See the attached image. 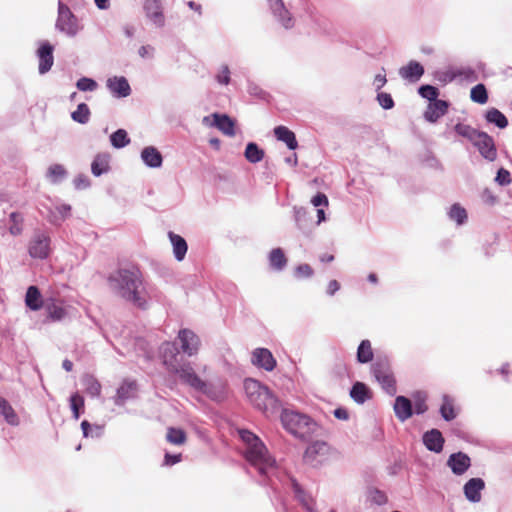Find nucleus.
Wrapping results in <instances>:
<instances>
[{
    "mask_svg": "<svg viewBox=\"0 0 512 512\" xmlns=\"http://www.w3.org/2000/svg\"><path fill=\"white\" fill-rule=\"evenodd\" d=\"M269 9L276 22L284 29H292L295 25V18L285 6L283 0H268Z\"/></svg>",
    "mask_w": 512,
    "mask_h": 512,
    "instance_id": "1a4fd4ad",
    "label": "nucleus"
},
{
    "mask_svg": "<svg viewBox=\"0 0 512 512\" xmlns=\"http://www.w3.org/2000/svg\"><path fill=\"white\" fill-rule=\"evenodd\" d=\"M143 9L149 21L158 28L165 25L161 0H144Z\"/></svg>",
    "mask_w": 512,
    "mask_h": 512,
    "instance_id": "f8f14e48",
    "label": "nucleus"
},
{
    "mask_svg": "<svg viewBox=\"0 0 512 512\" xmlns=\"http://www.w3.org/2000/svg\"><path fill=\"white\" fill-rule=\"evenodd\" d=\"M294 212V221L296 227L302 231L303 233H307L311 228V218L309 216L308 211L304 207L293 208Z\"/></svg>",
    "mask_w": 512,
    "mask_h": 512,
    "instance_id": "c85d7f7f",
    "label": "nucleus"
},
{
    "mask_svg": "<svg viewBox=\"0 0 512 512\" xmlns=\"http://www.w3.org/2000/svg\"><path fill=\"white\" fill-rule=\"evenodd\" d=\"M372 373L382 389L390 396L397 392L396 381L387 360H378L372 365Z\"/></svg>",
    "mask_w": 512,
    "mask_h": 512,
    "instance_id": "0eeeda50",
    "label": "nucleus"
},
{
    "mask_svg": "<svg viewBox=\"0 0 512 512\" xmlns=\"http://www.w3.org/2000/svg\"><path fill=\"white\" fill-rule=\"evenodd\" d=\"M182 455L181 454H170L166 453L164 457V465L166 466H172L178 462L181 461Z\"/></svg>",
    "mask_w": 512,
    "mask_h": 512,
    "instance_id": "0e129e2a",
    "label": "nucleus"
},
{
    "mask_svg": "<svg viewBox=\"0 0 512 512\" xmlns=\"http://www.w3.org/2000/svg\"><path fill=\"white\" fill-rule=\"evenodd\" d=\"M213 124L216 128H218L222 133L227 136H234V122L233 120L226 114H212Z\"/></svg>",
    "mask_w": 512,
    "mask_h": 512,
    "instance_id": "a878e982",
    "label": "nucleus"
},
{
    "mask_svg": "<svg viewBox=\"0 0 512 512\" xmlns=\"http://www.w3.org/2000/svg\"><path fill=\"white\" fill-rule=\"evenodd\" d=\"M455 131L458 135L467 138L472 143L476 140V138L479 136L481 131H478L467 124L458 123L455 126Z\"/></svg>",
    "mask_w": 512,
    "mask_h": 512,
    "instance_id": "a18cd8bd",
    "label": "nucleus"
},
{
    "mask_svg": "<svg viewBox=\"0 0 512 512\" xmlns=\"http://www.w3.org/2000/svg\"><path fill=\"white\" fill-rule=\"evenodd\" d=\"M448 110V102L445 100H436L429 102L424 118L430 123H435L439 118L444 116Z\"/></svg>",
    "mask_w": 512,
    "mask_h": 512,
    "instance_id": "412c9836",
    "label": "nucleus"
},
{
    "mask_svg": "<svg viewBox=\"0 0 512 512\" xmlns=\"http://www.w3.org/2000/svg\"><path fill=\"white\" fill-rule=\"evenodd\" d=\"M66 176L65 168L60 164L51 165L47 171V178L51 183H60Z\"/></svg>",
    "mask_w": 512,
    "mask_h": 512,
    "instance_id": "49530a36",
    "label": "nucleus"
},
{
    "mask_svg": "<svg viewBox=\"0 0 512 512\" xmlns=\"http://www.w3.org/2000/svg\"><path fill=\"white\" fill-rule=\"evenodd\" d=\"M495 181L502 186L509 184L511 182L510 173L504 168H500L495 177Z\"/></svg>",
    "mask_w": 512,
    "mask_h": 512,
    "instance_id": "bf43d9fd",
    "label": "nucleus"
},
{
    "mask_svg": "<svg viewBox=\"0 0 512 512\" xmlns=\"http://www.w3.org/2000/svg\"><path fill=\"white\" fill-rule=\"evenodd\" d=\"M111 145L116 149H121L130 143L128 133L124 129H118L110 136Z\"/></svg>",
    "mask_w": 512,
    "mask_h": 512,
    "instance_id": "a19ab883",
    "label": "nucleus"
},
{
    "mask_svg": "<svg viewBox=\"0 0 512 512\" xmlns=\"http://www.w3.org/2000/svg\"><path fill=\"white\" fill-rule=\"evenodd\" d=\"M423 74L424 67L415 60L409 61L407 65L399 69L400 77L410 83L419 81Z\"/></svg>",
    "mask_w": 512,
    "mask_h": 512,
    "instance_id": "6ab92c4d",
    "label": "nucleus"
},
{
    "mask_svg": "<svg viewBox=\"0 0 512 512\" xmlns=\"http://www.w3.org/2000/svg\"><path fill=\"white\" fill-rule=\"evenodd\" d=\"M311 203L314 207H327L329 204L328 198L323 193H317L314 197L311 199Z\"/></svg>",
    "mask_w": 512,
    "mask_h": 512,
    "instance_id": "052dcab7",
    "label": "nucleus"
},
{
    "mask_svg": "<svg viewBox=\"0 0 512 512\" xmlns=\"http://www.w3.org/2000/svg\"><path fill=\"white\" fill-rule=\"evenodd\" d=\"M371 501L377 505H383L387 502L386 495L380 490H373L370 494Z\"/></svg>",
    "mask_w": 512,
    "mask_h": 512,
    "instance_id": "680f3d73",
    "label": "nucleus"
},
{
    "mask_svg": "<svg viewBox=\"0 0 512 512\" xmlns=\"http://www.w3.org/2000/svg\"><path fill=\"white\" fill-rule=\"evenodd\" d=\"M239 435L245 446V459L259 475L270 476L278 471L275 458L257 435L248 430H240Z\"/></svg>",
    "mask_w": 512,
    "mask_h": 512,
    "instance_id": "7ed1b4c3",
    "label": "nucleus"
},
{
    "mask_svg": "<svg viewBox=\"0 0 512 512\" xmlns=\"http://www.w3.org/2000/svg\"><path fill=\"white\" fill-rule=\"evenodd\" d=\"M53 51L54 47L48 41L40 42L36 51V55L39 61V74L44 75L52 68L54 63Z\"/></svg>",
    "mask_w": 512,
    "mask_h": 512,
    "instance_id": "9b49d317",
    "label": "nucleus"
},
{
    "mask_svg": "<svg viewBox=\"0 0 512 512\" xmlns=\"http://www.w3.org/2000/svg\"><path fill=\"white\" fill-rule=\"evenodd\" d=\"M55 28L57 31L71 38L75 37L80 30L77 18L71 12L69 7L62 1L58 2V16L55 23Z\"/></svg>",
    "mask_w": 512,
    "mask_h": 512,
    "instance_id": "423d86ee",
    "label": "nucleus"
},
{
    "mask_svg": "<svg viewBox=\"0 0 512 512\" xmlns=\"http://www.w3.org/2000/svg\"><path fill=\"white\" fill-rule=\"evenodd\" d=\"M177 340L180 348L176 342H164L160 346L159 354L163 366L169 375L176 377L182 384L196 391L205 392L207 390L206 381L196 373L191 362L180 355L181 350L189 357L195 356L200 349V338L192 330L184 328L179 330Z\"/></svg>",
    "mask_w": 512,
    "mask_h": 512,
    "instance_id": "f257e3e1",
    "label": "nucleus"
},
{
    "mask_svg": "<svg viewBox=\"0 0 512 512\" xmlns=\"http://www.w3.org/2000/svg\"><path fill=\"white\" fill-rule=\"evenodd\" d=\"M50 236L41 230L34 232L28 244L29 255L34 259H46L51 251Z\"/></svg>",
    "mask_w": 512,
    "mask_h": 512,
    "instance_id": "6e6552de",
    "label": "nucleus"
},
{
    "mask_svg": "<svg viewBox=\"0 0 512 512\" xmlns=\"http://www.w3.org/2000/svg\"><path fill=\"white\" fill-rule=\"evenodd\" d=\"M0 415H2L5 421L11 426H18L20 424V419L10 405V403L3 397L0 396Z\"/></svg>",
    "mask_w": 512,
    "mask_h": 512,
    "instance_id": "72a5a7b5",
    "label": "nucleus"
},
{
    "mask_svg": "<svg viewBox=\"0 0 512 512\" xmlns=\"http://www.w3.org/2000/svg\"><path fill=\"white\" fill-rule=\"evenodd\" d=\"M138 55L144 60H151L155 56V48L152 45H142L138 49Z\"/></svg>",
    "mask_w": 512,
    "mask_h": 512,
    "instance_id": "13d9d810",
    "label": "nucleus"
},
{
    "mask_svg": "<svg viewBox=\"0 0 512 512\" xmlns=\"http://www.w3.org/2000/svg\"><path fill=\"white\" fill-rule=\"evenodd\" d=\"M444 442V437L438 429H431L423 435V443L429 451L440 453L443 450Z\"/></svg>",
    "mask_w": 512,
    "mask_h": 512,
    "instance_id": "aec40b11",
    "label": "nucleus"
},
{
    "mask_svg": "<svg viewBox=\"0 0 512 512\" xmlns=\"http://www.w3.org/2000/svg\"><path fill=\"white\" fill-rule=\"evenodd\" d=\"M141 160L149 168H160L163 163L161 153L154 146H147L141 151Z\"/></svg>",
    "mask_w": 512,
    "mask_h": 512,
    "instance_id": "393cba45",
    "label": "nucleus"
},
{
    "mask_svg": "<svg viewBox=\"0 0 512 512\" xmlns=\"http://www.w3.org/2000/svg\"><path fill=\"white\" fill-rule=\"evenodd\" d=\"M328 451L329 446L326 442H313L305 450L304 460L311 465H317L322 461V458L328 454Z\"/></svg>",
    "mask_w": 512,
    "mask_h": 512,
    "instance_id": "dca6fc26",
    "label": "nucleus"
},
{
    "mask_svg": "<svg viewBox=\"0 0 512 512\" xmlns=\"http://www.w3.org/2000/svg\"><path fill=\"white\" fill-rule=\"evenodd\" d=\"M245 393L253 406L265 412L272 413L278 408V401L268 389L258 380L246 379L244 382Z\"/></svg>",
    "mask_w": 512,
    "mask_h": 512,
    "instance_id": "20e7f679",
    "label": "nucleus"
},
{
    "mask_svg": "<svg viewBox=\"0 0 512 512\" xmlns=\"http://www.w3.org/2000/svg\"><path fill=\"white\" fill-rule=\"evenodd\" d=\"M70 210H71V206L68 204H61L56 207V211L59 214L60 220L65 219L69 215Z\"/></svg>",
    "mask_w": 512,
    "mask_h": 512,
    "instance_id": "338daca9",
    "label": "nucleus"
},
{
    "mask_svg": "<svg viewBox=\"0 0 512 512\" xmlns=\"http://www.w3.org/2000/svg\"><path fill=\"white\" fill-rule=\"evenodd\" d=\"M393 408L396 417L401 422L406 421L413 415L412 402L405 396H397Z\"/></svg>",
    "mask_w": 512,
    "mask_h": 512,
    "instance_id": "5701e85b",
    "label": "nucleus"
},
{
    "mask_svg": "<svg viewBox=\"0 0 512 512\" xmlns=\"http://www.w3.org/2000/svg\"><path fill=\"white\" fill-rule=\"evenodd\" d=\"M44 307L47 311L48 318L52 321H61L67 316L65 308L56 300L46 301Z\"/></svg>",
    "mask_w": 512,
    "mask_h": 512,
    "instance_id": "473e14b6",
    "label": "nucleus"
},
{
    "mask_svg": "<svg viewBox=\"0 0 512 512\" xmlns=\"http://www.w3.org/2000/svg\"><path fill=\"white\" fill-rule=\"evenodd\" d=\"M76 87L80 91H84V92L90 91V92H92V91H95L97 89L98 84L92 78L82 77V78L78 79V81L76 82Z\"/></svg>",
    "mask_w": 512,
    "mask_h": 512,
    "instance_id": "864d4df0",
    "label": "nucleus"
},
{
    "mask_svg": "<svg viewBox=\"0 0 512 512\" xmlns=\"http://www.w3.org/2000/svg\"><path fill=\"white\" fill-rule=\"evenodd\" d=\"M269 266L272 270L280 272L287 265V258L281 248H274L268 255Z\"/></svg>",
    "mask_w": 512,
    "mask_h": 512,
    "instance_id": "c756f323",
    "label": "nucleus"
},
{
    "mask_svg": "<svg viewBox=\"0 0 512 512\" xmlns=\"http://www.w3.org/2000/svg\"><path fill=\"white\" fill-rule=\"evenodd\" d=\"M23 216L18 212H12L9 215V232L13 236H18L23 232Z\"/></svg>",
    "mask_w": 512,
    "mask_h": 512,
    "instance_id": "ea45409f",
    "label": "nucleus"
},
{
    "mask_svg": "<svg viewBox=\"0 0 512 512\" xmlns=\"http://www.w3.org/2000/svg\"><path fill=\"white\" fill-rule=\"evenodd\" d=\"M447 214L449 219L455 222L458 226L464 225L468 220V214L466 209L462 207L459 203L451 205Z\"/></svg>",
    "mask_w": 512,
    "mask_h": 512,
    "instance_id": "c9c22d12",
    "label": "nucleus"
},
{
    "mask_svg": "<svg viewBox=\"0 0 512 512\" xmlns=\"http://www.w3.org/2000/svg\"><path fill=\"white\" fill-rule=\"evenodd\" d=\"M485 118L487 122L494 124L500 129H504L508 125L506 116L496 108H491L486 112Z\"/></svg>",
    "mask_w": 512,
    "mask_h": 512,
    "instance_id": "4c0bfd02",
    "label": "nucleus"
},
{
    "mask_svg": "<svg viewBox=\"0 0 512 512\" xmlns=\"http://www.w3.org/2000/svg\"><path fill=\"white\" fill-rule=\"evenodd\" d=\"M81 429L84 437L98 438L103 434V426H92L87 420L82 421Z\"/></svg>",
    "mask_w": 512,
    "mask_h": 512,
    "instance_id": "09e8293b",
    "label": "nucleus"
},
{
    "mask_svg": "<svg viewBox=\"0 0 512 512\" xmlns=\"http://www.w3.org/2000/svg\"><path fill=\"white\" fill-rule=\"evenodd\" d=\"M374 356L372 344L369 340H362L357 348V361L361 364H366L372 361Z\"/></svg>",
    "mask_w": 512,
    "mask_h": 512,
    "instance_id": "e433bc0d",
    "label": "nucleus"
},
{
    "mask_svg": "<svg viewBox=\"0 0 512 512\" xmlns=\"http://www.w3.org/2000/svg\"><path fill=\"white\" fill-rule=\"evenodd\" d=\"M377 101H378L379 105L385 110H389L394 107V100L389 93H385V92L378 93Z\"/></svg>",
    "mask_w": 512,
    "mask_h": 512,
    "instance_id": "6e6d98bb",
    "label": "nucleus"
},
{
    "mask_svg": "<svg viewBox=\"0 0 512 512\" xmlns=\"http://www.w3.org/2000/svg\"><path fill=\"white\" fill-rule=\"evenodd\" d=\"M418 93L421 97L429 100V102H434L439 96V90L438 88L432 86V85H422L418 89Z\"/></svg>",
    "mask_w": 512,
    "mask_h": 512,
    "instance_id": "603ef678",
    "label": "nucleus"
},
{
    "mask_svg": "<svg viewBox=\"0 0 512 512\" xmlns=\"http://www.w3.org/2000/svg\"><path fill=\"white\" fill-rule=\"evenodd\" d=\"M471 100L479 103L485 104L488 100V94L485 86L483 84H477L471 89L470 93Z\"/></svg>",
    "mask_w": 512,
    "mask_h": 512,
    "instance_id": "8fccbe9b",
    "label": "nucleus"
},
{
    "mask_svg": "<svg viewBox=\"0 0 512 512\" xmlns=\"http://www.w3.org/2000/svg\"><path fill=\"white\" fill-rule=\"evenodd\" d=\"M427 395L425 392L418 391L413 395V404L414 412L418 415L424 414L428 410V406L426 404Z\"/></svg>",
    "mask_w": 512,
    "mask_h": 512,
    "instance_id": "de8ad7c7",
    "label": "nucleus"
},
{
    "mask_svg": "<svg viewBox=\"0 0 512 512\" xmlns=\"http://www.w3.org/2000/svg\"><path fill=\"white\" fill-rule=\"evenodd\" d=\"M244 155L247 161L255 164L262 161L264 158V151L259 148L256 143L250 142L246 145Z\"/></svg>",
    "mask_w": 512,
    "mask_h": 512,
    "instance_id": "58836bf2",
    "label": "nucleus"
},
{
    "mask_svg": "<svg viewBox=\"0 0 512 512\" xmlns=\"http://www.w3.org/2000/svg\"><path fill=\"white\" fill-rule=\"evenodd\" d=\"M447 466L454 475L461 476L470 468L471 459L463 452L452 453L447 459Z\"/></svg>",
    "mask_w": 512,
    "mask_h": 512,
    "instance_id": "ddd939ff",
    "label": "nucleus"
},
{
    "mask_svg": "<svg viewBox=\"0 0 512 512\" xmlns=\"http://www.w3.org/2000/svg\"><path fill=\"white\" fill-rule=\"evenodd\" d=\"M485 482L482 478H471L463 486L465 498L471 503H478L482 498Z\"/></svg>",
    "mask_w": 512,
    "mask_h": 512,
    "instance_id": "f3484780",
    "label": "nucleus"
},
{
    "mask_svg": "<svg viewBox=\"0 0 512 512\" xmlns=\"http://www.w3.org/2000/svg\"><path fill=\"white\" fill-rule=\"evenodd\" d=\"M340 289V284L337 280H331L328 283L326 293L329 296H333Z\"/></svg>",
    "mask_w": 512,
    "mask_h": 512,
    "instance_id": "774afa93",
    "label": "nucleus"
},
{
    "mask_svg": "<svg viewBox=\"0 0 512 512\" xmlns=\"http://www.w3.org/2000/svg\"><path fill=\"white\" fill-rule=\"evenodd\" d=\"M90 109L87 104L80 103L77 106V109L71 113V118L80 124L88 123L90 119Z\"/></svg>",
    "mask_w": 512,
    "mask_h": 512,
    "instance_id": "37998d69",
    "label": "nucleus"
},
{
    "mask_svg": "<svg viewBox=\"0 0 512 512\" xmlns=\"http://www.w3.org/2000/svg\"><path fill=\"white\" fill-rule=\"evenodd\" d=\"M251 362L254 366L266 371H272L276 367V360L274 356L266 348H256L252 352Z\"/></svg>",
    "mask_w": 512,
    "mask_h": 512,
    "instance_id": "2eb2a0df",
    "label": "nucleus"
},
{
    "mask_svg": "<svg viewBox=\"0 0 512 512\" xmlns=\"http://www.w3.org/2000/svg\"><path fill=\"white\" fill-rule=\"evenodd\" d=\"M106 87L116 98H125L131 94V87L124 76L109 77L106 81Z\"/></svg>",
    "mask_w": 512,
    "mask_h": 512,
    "instance_id": "4468645a",
    "label": "nucleus"
},
{
    "mask_svg": "<svg viewBox=\"0 0 512 512\" xmlns=\"http://www.w3.org/2000/svg\"><path fill=\"white\" fill-rule=\"evenodd\" d=\"M288 482L293 490L295 499L307 510V512H316L312 497L302 489L294 478L288 477Z\"/></svg>",
    "mask_w": 512,
    "mask_h": 512,
    "instance_id": "a211bd4d",
    "label": "nucleus"
},
{
    "mask_svg": "<svg viewBox=\"0 0 512 512\" xmlns=\"http://www.w3.org/2000/svg\"><path fill=\"white\" fill-rule=\"evenodd\" d=\"M25 304L32 311H38L43 306L40 290L36 286H29L25 295Z\"/></svg>",
    "mask_w": 512,
    "mask_h": 512,
    "instance_id": "7c9ffc66",
    "label": "nucleus"
},
{
    "mask_svg": "<svg viewBox=\"0 0 512 512\" xmlns=\"http://www.w3.org/2000/svg\"><path fill=\"white\" fill-rule=\"evenodd\" d=\"M473 145L478 149L480 155L489 162L496 160L497 149L493 138L485 132H481Z\"/></svg>",
    "mask_w": 512,
    "mask_h": 512,
    "instance_id": "9d476101",
    "label": "nucleus"
},
{
    "mask_svg": "<svg viewBox=\"0 0 512 512\" xmlns=\"http://www.w3.org/2000/svg\"><path fill=\"white\" fill-rule=\"evenodd\" d=\"M350 397L357 404H363L371 399L372 393L369 387L363 382H355L350 390Z\"/></svg>",
    "mask_w": 512,
    "mask_h": 512,
    "instance_id": "bb28decb",
    "label": "nucleus"
},
{
    "mask_svg": "<svg viewBox=\"0 0 512 512\" xmlns=\"http://www.w3.org/2000/svg\"><path fill=\"white\" fill-rule=\"evenodd\" d=\"M454 398L449 395H443L440 406V414L445 421H452L457 417V411L454 406Z\"/></svg>",
    "mask_w": 512,
    "mask_h": 512,
    "instance_id": "f704fd0d",
    "label": "nucleus"
},
{
    "mask_svg": "<svg viewBox=\"0 0 512 512\" xmlns=\"http://www.w3.org/2000/svg\"><path fill=\"white\" fill-rule=\"evenodd\" d=\"M387 82L385 73H379L374 77L373 85L376 91L380 90Z\"/></svg>",
    "mask_w": 512,
    "mask_h": 512,
    "instance_id": "69168bd1",
    "label": "nucleus"
},
{
    "mask_svg": "<svg viewBox=\"0 0 512 512\" xmlns=\"http://www.w3.org/2000/svg\"><path fill=\"white\" fill-rule=\"evenodd\" d=\"M296 278H310L313 275V269L308 264H301L295 268Z\"/></svg>",
    "mask_w": 512,
    "mask_h": 512,
    "instance_id": "4d7b16f0",
    "label": "nucleus"
},
{
    "mask_svg": "<svg viewBox=\"0 0 512 512\" xmlns=\"http://www.w3.org/2000/svg\"><path fill=\"white\" fill-rule=\"evenodd\" d=\"M74 186L76 189H86L90 186V181L87 176L80 174L74 178Z\"/></svg>",
    "mask_w": 512,
    "mask_h": 512,
    "instance_id": "e2e57ef3",
    "label": "nucleus"
},
{
    "mask_svg": "<svg viewBox=\"0 0 512 512\" xmlns=\"http://www.w3.org/2000/svg\"><path fill=\"white\" fill-rule=\"evenodd\" d=\"M86 393L91 397H98L101 393V384L91 375H86L83 380Z\"/></svg>",
    "mask_w": 512,
    "mask_h": 512,
    "instance_id": "79ce46f5",
    "label": "nucleus"
},
{
    "mask_svg": "<svg viewBox=\"0 0 512 512\" xmlns=\"http://www.w3.org/2000/svg\"><path fill=\"white\" fill-rule=\"evenodd\" d=\"M108 284L110 289L122 299L141 309L147 307V295L139 270L118 269L110 274Z\"/></svg>",
    "mask_w": 512,
    "mask_h": 512,
    "instance_id": "f03ea898",
    "label": "nucleus"
},
{
    "mask_svg": "<svg viewBox=\"0 0 512 512\" xmlns=\"http://www.w3.org/2000/svg\"><path fill=\"white\" fill-rule=\"evenodd\" d=\"M277 140L284 142L290 150H295L298 146L294 132L285 126H277L274 129Z\"/></svg>",
    "mask_w": 512,
    "mask_h": 512,
    "instance_id": "2f4dec72",
    "label": "nucleus"
},
{
    "mask_svg": "<svg viewBox=\"0 0 512 512\" xmlns=\"http://www.w3.org/2000/svg\"><path fill=\"white\" fill-rule=\"evenodd\" d=\"M230 69L228 65H221L215 75V80L220 85H228L230 84L231 77H230Z\"/></svg>",
    "mask_w": 512,
    "mask_h": 512,
    "instance_id": "5fc2aeb1",
    "label": "nucleus"
},
{
    "mask_svg": "<svg viewBox=\"0 0 512 512\" xmlns=\"http://www.w3.org/2000/svg\"><path fill=\"white\" fill-rule=\"evenodd\" d=\"M69 401L73 418L78 420L80 417V411L84 408V398L79 393H74L71 395Z\"/></svg>",
    "mask_w": 512,
    "mask_h": 512,
    "instance_id": "3c124183",
    "label": "nucleus"
},
{
    "mask_svg": "<svg viewBox=\"0 0 512 512\" xmlns=\"http://www.w3.org/2000/svg\"><path fill=\"white\" fill-rule=\"evenodd\" d=\"M137 391L136 382L124 381L117 389L116 396L114 397V403L117 406H122L127 400L135 397Z\"/></svg>",
    "mask_w": 512,
    "mask_h": 512,
    "instance_id": "4be33fe9",
    "label": "nucleus"
},
{
    "mask_svg": "<svg viewBox=\"0 0 512 512\" xmlns=\"http://www.w3.org/2000/svg\"><path fill=\"white\" fill-rule=\"evenodd\" d=\"M110 155L108 153L97 154L91 164V172L94 176L99 177L107 173L110 169Z\"/></svg>",
    "mask_w": 512,
    "mask_h": 512,
    "instance_id": "cd10ccee",
    "label": "nucleus"
},
{
    "mask_svg": "<svg viewBox=\"0 0 512 512\" xmlns=\"http://www.w3.org/2000/svg\"><path fill=\"white\" fill-rule=\"evenodd\" d=\"M168 238L172 245L174 258L179 262L183 261L185 259V256H186L187 250H188V245H187L186 240L182 236H180L172 231H170L168 233Z\"/></svg>",
    "mask_w": 512,
    "mask_h": 512,
    "instance_id": "b1692460",
    "label": "nucleus"
},
{
    "mask_svg": "<svg viewBox=\"0 0 512 512\" xmlns=\"http://www.w3.org/2000/svg\"><path fill=\"white\" fill-rule=\"evenodd\" d=\"M166 440L173 445H182L186 442V433L182 429L169 427Z\"/></svg>",
    "mask_w": 512,
    "mask_h": 512,
    "instance_id": "c03bdc74",
    "label": "nucleus"
},
{
    "mask_svg": "<svg viewBox=\"0 0 512 512\" xmlns=\"http://www.w3.org/2000/svg\"><path fill=\"white\" fill-rule=\"evenodd\" d=\"M281 422L289 433L301 439L312 435L317 427L309 416L292 410L282 411Z\"/></svg>",
    "mask_w": 512,
    "mask_h": 512,
    "instance_id": "39448f33",
    "label": "nucleus"
}]
</instances>
